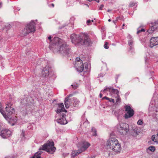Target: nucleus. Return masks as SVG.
I'll list each match as a JSON object with an SVG mask.
<instances>
[{"label":"nucleus","instance_id":"nucleus-1","mask_svg":"<svg viewBox=\"0 0 158 158\" xmlns=\"http://www.w3.org/2000/svg\"><path fill=\"white\" fill-rule=\"evenodd\" d=\"M52 43L49 45V48L54 53H58L67 56L70 54V49L69 46L63 40L55 37L53 38Z\"/></svg>","mask_w":158,"mask_h":158},{"label":"nucleus","instance_id":"nucleus-2","mask_svg":"<svg viewBox=\"0 0 158 158\" xmlns=\"http://www.w3.org/2000/svg\"><path fill=\"white\" fill-rule=\"evenodd\" d=\"M72 43L75 44L85 45L89 46L92 44L89 36L87 34L82 33L77 35L75 34H72L70 36Z\"/></svg>","mask_w":158,"mask_h":158},{"label":"nucleus","instance_id":"nucleus-3","mask_svg":"<svg viewBox=\"0 0 158 158\" xmlns=\"http://www.w3.org/2000/svg\"><path fill=\"white\" fill-rule=\"evenodd\" d=\"M12 104L11 103L7 102L6 103V110L7 114H6L5 112L3 110L2 108H0V112L3 115L4 118L7 120H11L12 118H11V116L14 114L15 113V110L11 107Z\"/></svg>","mask_w":158,"mask_h":158},{"label":"nucleus","instance_id":"nucleus-4","mask_svg":"<svg viewBox=\"0 0 158 158\" xmlns=\"http://www.w3.org/2000/svg\"><path fill=\"white\" fill-rule=\"evenodd\" d=\"M35 25L36 24L33 20L27 24L25 28L22 32V36H25L30 33L34 32L35 31Z\"/></svg>","mask_w":158,"mask_h":158},{"label":"nucleus","instance_id":"nucleus-5","mask_svg":"<svg viewBox=\"0 0 158 158\" xmlns=\"http://www.w3.org/2000/svg\"><path fill=\"white\" fill-rule=\"evenodd\" d=\"M129 131V126L126 123H121L118 126V131L121 135H126Z\"/></svg>","mask_w":158,"mask_h":158},{"label":"nucleus","instance_id":"nucleus-6","mask_svg":"<svg viewBox=\"0 0 158 158\" xmlns=\"http://www.w3.org/2000/svg\"><path fill=\"white\" fill-rule=\"evenodd\" d=\"M125 111L127 112L124 115V118L127 119L132 117L134 114L133 110L131 108L130 106L126 105L125 106Z\"/></svg>","mask_w":158,"mask_h":158},{"label":"nucleus","instance_id":"nucleus-7","mask_svg":"<svg viewBox=\"0 0 158 158\" xmlns=\"http://www.w3.org/2000/svg\"><path fill=\"white\" fill-rule=\"evenodd\" d=\"M75 66L77 71L79 73L82 72L84 70L83 63L79 58L77 57L76 59Z\"/></svg>","mask_w":158,"mask_h":158},{"label":"nucleus","instance_id":"nucleus-8","mask_svg":"<svg viewBox=\"0 0 158 158\" xmlns=\"http://www.w3.org/2000/svg\"><path fill=\"white\" fill-rule=\"evenodd\" d=\"M73 94H70L66 97L64 100V105L66 108H68L73 103V97H72Z\"/></svg>","mask_w":158,"mask_h":158},{"label":"nucleus","instance_id":"nucleus-9","mask_svg":"<svg viewBox=\"0 0 158 158\" xmlns=\"http://www.w3.org/2000/svg\"><path fill=\"white\" fill-rule=\"evenodd\" d=\"M119 143L118 140L114 138H110L108 140L106 143V145L108 148L110 149Z\"/></svg>","mask_w":158,"mask_h":158},{"label":"nucleus","instance_id":"nucleus-10","mask_svg":"<svg viewBox=\"0 0 158 158\" xmlns=\"http://www.w3.org/2000/svg\"><path fill=\"white\" fill-rule=\"evenodd\" d=\"M51 73V68L48 65H47L42 70V76L45 78L50 77Z\"/></svg>","mask_w":158,"mask_h":158},{"label":"nucleus","instance_id":"nucleus-11","mask_svg":"<svg viewBox=\"0 0 158 158\" xmlns=\"http://www.w3.org/2000/svg\"><path fill=\"white\" fill-rule=\"evenodd\" d=\"M12 135V132L8 129H3L0 132V135L3 138H7Z\"/></svg>","mask_w":158,"mask_h":158},{"label":"nucleus","instance_id":"nucleus-12","mask_svg":"<svg viewBox=\"0 0 158 158\" xmlns=\"http://www.w3.org/2000/svg\"><path fill=\"white\" fill-rule=\"evenodd\" d=\"M150 26V27L148 31L149 33H152L154 31L158 29V19L154 22L152 23Z\"/></svg>","mask_w":158,"mask_h":158},{"label":"nucleus","instance_id":"nucleus-13","mask_svg":"<svg viewBox=\"0 0 158 158\" xmlns=\"http://www.w3.org/2000/svg\"><path fill=\"white\" fill-rule=\"evenodd\" d=\"M106 91H109L111 94H116V96L119 95V91L117 89H114L112 88L111 87L109 88L107 87L104 89L103 92H104Z\"/></svg>","mask_w":158,"mask_h":158},{"label":"nucleus","instance_id":"nucleus-14","mask_svg":"<svg viewBox=\"0 0 158 158\" xmlns=\"http://www.w3.org/2000/svg\"><path fill=\"white\" fill-rule=\"evenodd\" d=\"M65 116L66 115L65 114H63L60 118L56 120L57 122L61 125L67 124V122L65 118Z\"/></svg>","mask_w":158,"mask_h":158},{"label":"nucleus","instance_id":"nucleus-15","mask_svg":"<svg viewBox=\"0 0 158 158\" xmlns=\"http://www.w3.org/2000/svg\"><path fill=\"white\" fill-rule=\"evenodd\" d=\"M157 45H158V37H152L150 40V47L152 48Z\"/></svg>","mask_w":158,"mask_h":158},{"label":"nucleus","instance_id":"nucleus-16","mask_svg":"<svg viewBox=\"0 0 158 158\" xmlns=\"http://www.w3.org/2000/svg\"><path fill=\"white\" fill-rule=\"evenodd\" d=\"M58 107L57 110H56L57 113H60L62 111L67 112V110L64 109V105L62 103H61L58 104Z\"/></svg>","mask_w":158,"mask_h":158},{"label":"nucleus","instance_id":"nucleus-17","mask_svg":"<svg viewBox=\"0 0 158 158\" xmlns=\"http://www.w3.org/2000/svg\"><path fill=\"white\" fill-rule=\"evenodd\" d=\"M110 149H112L115 152L117 153L120 152L121 149V147L120 144L119 143L115 146H114L113 148H111Z\"/></svg>","mask_w":158,"mask_h":158},{"label":"nucleus","instance_id":"nucleus-18","mask_svg":"<svg viewBox=\"0 0 158 158\" xmlns=\"http://www.w3.org/2000/svg\"><path fill=\"white\" fill-rule=\"evenodd\" d=\"M90 145V144L86 142H85L83 143V146L80 149L83 152Z\"/></svg>","mask_w":158,"mask_h":158},{"label":"nucleus","instance_id":"nucleus-19","mask_svg":"<svg viewBox=\"0 0 158 158\" xmlns=\"http://www.w3.org/2000/svg\"><path fill=\"white\" fill-rule=\"evenodd\" d=\"M82 151L80 150H78L77 151H73L71 154V156L72 158H74L77 156L80 153L82 152Z\"/></svg>","mask_w":158,"mask_h":158},{"label":"nucleus","instance_id":"nucleus-20","mask_svg":"<svg viewBox=\"0 0 158 158\" xmlns=\"http://www.w3.org/2000/svg\"><path fill=\"white\" fill-rule=\"evenodd\" d=\"M73 101H74V103L73 104V106L75 107H77L80 102L78 99L75 97H73Z\"/></svg>","mask_w":158,"mask_h":158},{"label":"nucleus","instance_id":"nucleus-21","mask_svg":"<svg viewBox=\"0 0 158 158\" xmlns=\"http://www.w3.org/2000/svg\"><path fill=\"white\" fill-rule=\"evenodd\" d=\"M127 38L129 39L128 44L129 45H133V41L131 36L130 35H129L127 36Z\"/></svg>","mask_w":158,"mask_h":158},{"label":"nucleus","instance_id":"nucleus-22","mask_svg":"<svg viewBox=\"0 0 158 158\" xmlns=\"http://www.w3.org/2000/svg\"><path fill=\"white\" fill-rule=\"evenodd\" d=\"M91 134L92 136H96L97 135V131L95 128L94 127H92L91 131H90Z\"/></svg>","mask_w":158,"mask_h":158},{"label":"nucleus","instance_id":"nucleus-23","mask_svg":"<svg viewBox=\"0 0 158 158\" xmlns=\"http://www.w3.org/2000/svg\"><path fill=\"white\" fill-rule=\"evenodd\" d=\"M148 149L151 151V152H154L155 150V148L154 146H151L148 147Z\"/></svg>","mask_w":158,"mask_h":158},{"label":"nucleus","instance_id":"nucleus-24","mask_svg":"<svg viewBox=\"0 0 158 158\" xmlns=\"http://www.w3.org/2000/svg\"><path fill=\"white\" fill-rule=\"evenodd\" d=\"M115 97L116 98V103H117V104H118V103L120 102L121 98L119 95L117 96H115Z\"/></svg>","mask_w":158,"mask_h":158},{"label":"nucleus","instance_id":"nucleus-25","mask_svg":"<svg viewBox=\"0 0 158 158\" xmlns=\"http://www.w3.org/2000/svg\"><path fill=\"white\" fill-rule=\"evenodd\" d=\"M72 86L74 89H76L78 87V85L77 83H74L72 85Z\"/></svg>","mask_w":158,"mask_h":158},{"label":"nucleus","instance_id":"nucleus-26","mask_svg":"<svg viewBox=\"0 0 158 158\" xmlns=\"http://www.w3.org/2000/svg\"><path fill=\"white\" fill-rule=\"evenodd\" d=\"M136 4V3L134 2H131L129 4V6L130 7H132L135 6Z\"/></svg>","mask_w":158,"mask_h":158},{"label":"nucleus","instance_id":"nucleus-27","mask_svg":"<svg viewBox=\"0 0 158 158\" xmlns=\"http://www.w3.org/2000/svg\"><path fill=\"white\" fill-rule=\"evenodd\" d=\"M26 99L25 98V99H24L23 100H21V103H22V104H23V105H27V103H25L24 102L25 101H26Z\"/></svg>","mask_w":158,"mask_h":158},{"label":"nucleus","instance_id":"nucleus-28","mask_svg":"<svg viewBox=\"0 0 158 158\" xmlns=\"http://www.w3.org/2000/svg\"><path fill=\"white\" fill-rule=\"evenodd\" d=\"M6 28L7 29H9L11 27V25L10 24L7 23L5 25Z\"/></svg>","mask_w":158,"mask_h":158},{"label":"nucleus","instance_id":"nucleus-29","mask_svg":"<svg viewBox=\"0 0 158 158\" xmlns=\"http://www.w3.org/2000/svg\"><path fill=\"white\" fill-rule=\"evenodd\" d=\"M108 43L107 42H106L105 43V44H104V48L106 49H107L109 48V46H108Z\"/></svg>","mask_w":158,"mask_h":158},{"label":"nucleus","instance_id":"nucleus-30","mask_svg":"<svg viewBox=\"0 0 158 158\" xmlns=\"http://www.w3.org/2000/svg\"><path fill=\"white\" fill-rule=\"evenodd\" d=\"M137 124L138 125H142L143 124V120L141 119H139L137 122Z\"/></svg>","mask_w":158,"mask_h":158},{"label":"nucleus","instance_id":"nucleus-31","mask_svg":"<svg viewBox=\"0 0 158 158\" xmlns=\"http://www.w3.org/2000/svg\"><path fill=\"white\" fill-rule=\"evenodd\" d=\"M145 30L144 29L142 28L140 30H138V31H137V34H138L139 33L141 32H144Z\"/></svg>","mask_w":158,"mask_h":158},{"label":"nucleus","instance_id":"nucleus-32","mask_svg":"<svg viewBox=\"0 0 158 158\" xmlns=\"http://www.w3.org/2000/svg\"><path fill=\"white\" fill-rule=\"evenodd\" d=\"M51 38H52V37H51V36H50L48 37V39L49 40V42H51V43L50 44H52V41L53 40V39L52 40Z\"/></svg>","mask_w":158,"mask_h":158},{"label":"nucleus","instance_id":"nucleus-33","mask_svg":"<svg viewBox=\"0 0 158 158\" xmlns=\"http://www.w3.org/2000/svg\"><path fill=\"white\" fill-rule=\"evenodd\" d=\"M108 100H109L110 102H112L113 103H114V100L112 98H109V99H108Z\"/></svg>","mask_w":158,"mask_h":158},{"label":"nucleus","instance_id":"nucleus-34","mask_svg":"<svg viewBox=\"0 0 158 158\" xmlns=\"http://www.w3.org/2000/svg\"><path fill=\"white\" fill-rule=\"evenodd\" d=\"M155 137H156L155 135H153L152 136V140L153 141H155V142L156 141Z\"/></svg>","mask_w":158,"mask_h":158},{"label":"nucleus","instance_id":"nucleus-35","mask_svg":"<svg viewBox=\"0 0 158 158\" xmlns=\"http://www.w3.org/2000/svg\"><path fill=\"white\" fill-rule=\"evenodd\" d=\"M91 22V20H88L87 21V23L88 25H89L90 23Z\"/></svg>","mask_w":158,"mask_h":158},{"label":"nucleus","instance_id":"nucleus-36","mask_svg":"<svg viewBox=\"0 0 158 158\" xmlns=\"http://www.w3.org/2000/svg\"><path fill=\"white\" fill-rule=\"evenodd\" d=\"M129 46H130L129 49H130V50H133V45H129Z\"/></svg>","mask_w":158,"mask_h":158},{"label":"nucleus","instance_id":"nucleus-37","mask_svg":"<svg viewBox=\"0 0 158 158\" xmlns=\"http://www.w3.org/2000/svg\"><path fill=\"white\" fill-rule=\"evenodd\" d=\"M104 7V5L103 4H102L100 6V7L99 8V10H102V8Z\"/></svg>","mask_w":158,"mask_h":158},{"label":"nucleus","instance_id":"nucleus-38","mask_svg":"<svg viewBox=\"0 0 158 158\" xmlns=\"http://www.w3.org/2000/svg\"><path fill=\"white\" fill-rule=\"evenodd\" d=\"M51 6H52L53 7H54V4L53 3H52L50 5H49V6L50 7Z\"/></svg>","mask_w":158,"mask_h":158},{"label":"nucleus","instance_id":"nucleus-39","mask_svg":"<svg viewBox=\"0 0 158 158\" xmlns=\"http://www.w3.org/2000/svg\"><path fill=\"white\" fill-rule=\"evenodd\" d=\"M106 99L108 100V99H109V98H108L106 96H105V97H104L102 98V99Z\"/></svg>","mask_w":158,"mask_h":158},{"label":"nucleus","instance_id":"nucleus-40","mask_svg":"<svg viewBox=\"0 0 158 158\" xmlns=\"http://www.w3.org/2000/svg\"><path fill=\"white\" fill-rule=\"evenodd\" d=\"M5 158H15V157H14L13 156H12L11 157H10V156L7 157H6Z\"/></svg>","mask_w":158,"mask_h":158},{"label":"nucleus","instance_id":"nucleus-41","mask_svg":"<svg viewBox=\"0 0 158 158\" xmlns=\"http://www.w3.org/2000/svg\"><path fill=\"white\" fill-rule=\"evenodd\" d=\"M89 123V122H88V121H85V122H84V123L83 124H85L86 123Z\"/></svg>","mask_w":158,"mask_h":158},{"label":"nucleus","instance_id":"nucleus-42","mask_svg":"<svg viewBox=\"0 0 158 158\" xmlns=\"http://www.w3.org/2000/svg\"><path fill=\"white\" fill-rule=\"evenodd\" d=\"M102 94H101V93H100V95H99V97L100 98H101L102 97Z\"/></svg>","mask_w":158,"mask_h":158},{"label":"nucleus","instance_id":"nucleus-43","mask_svg":"<svg viewBox=\"0 0 158 158\" xmlns=\"http://www.w3.org/2000/svg\"><path fill=\"white\" fill-rule=\"evenodd\" d=\"M125 24L124 23H123V27H122V29H124V28L123 27H124L125 26Z\"/></svg>","mask_w":158,"mask_h":158},{"label":"nucleus","instance_id":"nucleus-44","mask_svg":"<svg viewBox=\"0 0 158 158\" xmlns=\"http://www.w3.org/2000/svg\"><path fill=\"white\" fill-rule=\"evenodd\" d=\"M102 77V76H101V74H99V75H98V77Z\"/></svg>","mask_w":158,"mask_h":158},{"label":"nucleus","instance_id":"nucleus-45","mask_svg":"<svg viewBox=\"0 0 158 158\" xmlns=\"http://www.w3.org/2000/svg\"><path fill=\"white\" fill-rule=\"evenodd\" d=\"M17 121V118L16 117H15V121H14V122H16Z\"/></svg>","mask_w":158,"mask_h":158},{"label":"nucleus","instance_id":"nucleus-46","mask_svg":"<svg viewBox=\"0 0 158 158\" xmlns=\"http://www.w3.org/2000/svg\"><path fill=\"white\" fill-rule=\"evenodd\" d=\"M22 134L23 135V136H24V132L23 131H22Z\"/></svg>","mask_w":158,"mask_h":158},{"label":"nucleus","instance_id":"nucleus-47","mask_svg":"<svg viewBox=\"0 0 158 158\" xmlns=\"http://www.w3.org/2000/svg\"><path fill=\"white\" fill-rule=\"evenodd\" d=\"M2 105L1 104V103H0V108H2Z\"/></svg>","mask_w":158,"mask_h":158},{"label":"nucleus","instance_id":"nucleus-48","mask_svg":"<svg viewBox=\"0 0 158 158\" xmlns=\"http://www.w3.org/2000/svg\"><path fill=\"white\" fill-rule=\"evenodd\" d=\"M110 11H111V10H108V11H107L108 12H110Z\"/></svg>","mask_w":158,"mask_h":158},{"label":"nucleus","instance_id":"nucleus-49","mask_svg":"<svg viewBox=\"0 0 158 158\" xmlns=\"http://www.w3.org/2000/svg\"><path fill=\"white\" fill-rule=\"evenodd\" d=\"M108 21L109 22H110V21H111V19H108Z\"/></svg>","mask_w":158,"mask_h":158},{"label":"nucleus","instance_id":"nucleus-50","mask_svg":"<svg viewBox=\"0 0 158 158\" xmlns=\"http://www.w3.org/2000/svg\"><path fill=\"white\" fill-rule=\"evenodd\" d=\"M113 22L114 23V24L115 23V21H113Z\"/></svg>","mask_w":158,"mask_h":158},{"label":"nucleus","instance_id":"nucleus-51","mask_svg":"<svg viewBox=\"0 0 158 158\" xmlns=\"http://www.w3.org/2000/svg\"><path fill=\"white\" fill-rule=\"evenodd\" d=\"M143 0L145 2H147L148 1V0Z\"/></svg>","mask_w":158,"mask_h":158},{"label":"nucleus","instance_id":"nucleus-52","mask_svg":"<svg viewBox=\"0 0 158 158\" xmlns=\"http://www.w3.org/2000/svg\"><path fill=\"white\" fill-rule=\"evenodd\" d=\"M2 59V57L0 56V60H1Z\"/></svg>","mask_w":158,"mask_h":158},{"label":"nucleus","instance_id":"nucleus-53","mask_svg":"<svg viewBox=\"0 0 158 158\" xmlns=\"http://www.w3.org/2000/svg\"><path fill=\"white\" fill-rule=\"evenodd\" d=\"M91 22H94V20H91Z\"/></svg>","mask_w":158,"mask_h":158},{"label":"nucleus","instance_id":"nucleus-54","mask_svg":"<svg viewBox=\"0 0 158 158\" xmlns=\"http://www.w3.org/2000/svg\"><path fill=\"white\" fill-rule=\"evenodd\" d=\"M1 2H0V7H1Z\"/></svg>","mask_w":158,"mask_h":158},{"label":"nucleus","instance_id":"nucleus-55","mask_svg":"<svg viewBox=\"0 0 158 158\" xmlns=\"http://www.w3.org/2000/svg\"><path fill=\"white\" fill-rule=\"evenodd\" d=\"M118 18L117 17V20H116V21H117V20H118Z\"/></svg>","mask_w":158,"mask_h":158}]
</instances>
